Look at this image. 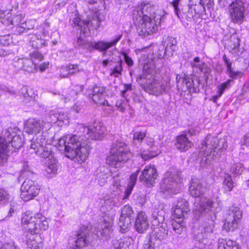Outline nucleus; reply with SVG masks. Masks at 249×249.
Segmentation results:
<instances>
[{"instance_id": "obj_1", "label": "nucleus", "mask_w": 249, "mask_h": 249, "mask_svg": "<svg viewBox=\"0 0 249 249\" xmlns=\"http://www.w3.org/2000/svg\"><path fill=\"white\" fill-rule=\"evenodd\" d=\"M75 129L77 134L61 138L58 141V147L60 151H64L68 158H76L83 162L92 148L89 139L102 140L105 137L106 128L101 123L95 122L88 126L78 124Z\"/></svg>"}, {"instance_id": "obj_2", "label": "nucleus", "mask_w": 249, "mask_h": 249, "mask_svg": "<svg viewBox=\"0 0 249 249\" xmlns=\"http://www.w3.org/2000/svg\"><path fill=\"white\" fill-rule=\"evenodd\" d=\"M195 209L200 213L204 222L195 234L194 239L202 244V249H213L212 244L215 239L214 220L215 209L218 203L211 198L202 196L195 202Z\"/></svg>"}, {"instance_id": "obj_3", "label": "nucleus", "mask_w": 249, "mask_h": 249, "mask_svg": "<svg viewBox=\"0 0 249 249\" xmlns=\"http://www.w3.org/2000/svg\"><path fill=\"white\" fill-rule=\"evenodd\" d=\"M227 148V144L224 140H219L217 138L208 136L200 148L199 155H205L201 160V166H205L212 163L213 160L219 156V153Z\"/></svg>"}, {"instance_id": "obj_4", "label": "nucleus", "mask_w": 249, "mask_h": 249, "mask_svg": "<svg viewBox=\"0 0 249 249\" xmlns=\"http://www.w3.org/2000/svg\"><path fill=\"white\" fill-rule=\"evenodd\" d=\"M155 70L148 64H144L142 73L138 76L137 82L147 92L159 96L165 89V86L155 79Z\"/></svg>"}, {"instance_id": "obj_5", "label": "nucleus", "mask_w": 249, "mask_h": 249, "mask_svg": "<svg viewBox=\"0 0 249 249\" xmlns=\"http://www.w3.org/2000/svg\"><path fill=\"white\" fill-rule=\"evenodd\" d=\"M21 225L30 234H38L49 228L46 218L40 213L27 211L22 214Z\"/></svg>"}, {"instance_id": "obj_6", "label": "nucleus", "mask_w": 249, "mask_h": 249, "mask_svg": "<svg viewBox=\"0 0 249 249\" xmlns=\"http://www.w3.org/2000/svg\"><path fill=\"white\" fill-rule=\"evenodd\" d=\"M137 11L133 12V19L137 28L138 34L144 37L151 35L156 33L161 21L164 18V15L156 14L154 18H148L145 17L142 18L139 16Z\"/></svg>"}, {"instance_id": "obj_7", "label": "nucleus", "mask_w": 249, "mask_h": 249, "mask_svg": "<svg viewBox=\"0 0 249 249\" xmlns=\"http://www.w3.org/2000/svg\"><path fill=\"white\" fill-rule=\"evenodd\" d=\"M110 155L107 156V163L115 168H120L132 156V154L124 142H116L110 149Z\"/></svg>"}, {"instance_id": "obj_8", "label": "nucleus", "mask_w": 249, "mask_h": 249, "mask_svg": "<svg viewBox=\"0 0 249 249\" xmlns=\"http://www.w3.org/2000/svg\"><path fill=\"white\" fill-rule=\"evenodd\" d=\"M181 178L177 171H167L160 184L159 193L163 197L178 193L181 187Z\"/></svg>"}, {"instance_id": "obj_9", "label": "nucleus", "mask_w": 249, "mask_h": 249, "mask_svg": "<svg viewBox=\"0 0 249 249\" xmlns=\"http://www.w3.org/2000/svg\"><path fill=\"white\" fill-rule=\"evenodd\" d=\"M101 19L97 13H95L85 20H81L76 15L70 19L72 25L77 26L81 33L85 36H89L91 30H97L100 25Z\"/></svg>"}, {"instance_id": "obj_10", "label": "nucleus", "mask_w": 249, "mask_h": 249, "mask_svg": "<svg viewBox=\"0 0 249 249\" xmlns=\"http://www.w3.org/2000/svg\"><path fill=\"white\" fill-rule=\"evenodd\" d=\"M35 153L41 158L49 159L48 165L45 169L46 176L48 178H52L57 173L58 168L57 162L53 157L51 145L46 143L38 148Z\"/></svg>"}, {"instance_id": "obj_11", "label": "nucleus", "mask_w": 249, "mask_h": 249, "mask_svg": "<svg viewBox=\"0 0 249 249\" xmlns=\"http://www.w3.org/2000/svg\"><path fill=\"white\" fill-rule=\"evenodd\" d=\"M229 18L231 22L241 24L245 18V7L242 0H234L228 7Z\"/></svg>"}, {"instance_id": "obj_12", "label": "nucleus", "mask_w": 249, "mask_h": 249, "mask_svg": "<svg viewBox=\"0 0 249 249\" xmlns=\"http://www.w3.org/2000/svg\"><path fill=\"white\" fill-rule=\"evenodd\" d=\"M20 190V198L25 201H28L39 194L40 186L36 181L26 178L23 182Z\"/></svg>"}, {"instance_id": "obj_13", "label": "nucleus", "mask_w": 249, "mask_h": 249, "mask_svg": "<svg viewBox=\"0 0 249 249\" xmlns=\"http://www.w3.org/2000/svg\"><path fill=\"white\" fill-rule=\"evenodd\" d=\"M10 135L9 132L3 131L0 134V166H4L7 162L8 158L13 153L7 137Z\"/></svg>"}, {"instance_id": "obj_14", "label": "nucleus", "mask_w": 249, "mask_h": 249, "mask_svg": "<svg viewBox=\"0 0 249 249\" xmlns=\"http://www.w3.org/2000/svg\"><path fill=\"white\" fill-rule=\"evenodd\" d=\"M241 211L238 207H232L228 211L226 222L224 228L227 231H233L237 228L238 225L242 218Z\"/></svg>"}, {"instance_id": "obj_15", "label": "nucleus", "mask_w": 249, "mask_h": 249, "mask_svg": "<svg viewBox=\"0 0 249 249\" xmlns=\"http://www.w3.org/2000/svg\"><path fill=\"white\" fill-rule=\"evenodd\" d=\"M123 35L120 34L116 36L111 41L106 42L103 40L98 42L87 40L85 44L84 49L91 51L95 49L100 52H105L107 49L116 45L122 37Z\"/></svg>"}, {"instance_id": "obj_16", "label": "nucleus", "mask_w": 249, "mask_h": 249, "mask_svg": "<svg viewBox=\"0 0 249 249\" xmlns=\"http://www.w3.org/2000/svg\"><path fill=\"white\" fill-rule=\"evenodd\" d=\"M134 216V213L130 206L125 205L123 207L118 222L123 232L130 226Z\"/></svg>"}, {"instance_id": "obj_17", "label": "nucleus", "mask_w": 249, "mask_h": 249, "mask_svg": "<svg viewBox=\"0 0 249 249\" xmlns=\"http://www.w3.org/2000/svg\"><path fill=\"white\" fill-rule=\"evenodd\" d=\"M199 5H187L181 9V12L180 15H178V18L181 21L186 20L188 21H195L199 17L200 14L202 12L200 10H197Z\"/></svg>"}, {"instance_id": "obj_18", "label": "nucleus", "mask_w": 249, "mask_h": 249, "mask_svg": "<svg viewBox=\"0 0 249 249\" xmlns=\"http://www.w3.org/2000/svg\"><path fill=\"white\" fill-rule=\"evenodd\" d=\"M177 86L179 90L186 92L190 94L197 92L199 91L198 87L194 86V81L189 77H183L177 75L176 77Z\"/></svg>"}, {"instance_id": "obj_19", "label": "nucleus", "mask_w": 249, "mask_h": 249, "mask_svg": "<svg viewBox=\"0 0 249 249\" xmlns=\"http://www.w3.org/2000/svg\"><path fill=\"white\" fill-rule=\"evenodd\" d=\"M89 230L87 227L82 228L76 234L77 239L74 242V245L70 247L69 249H85L90 243Z\"/></svg>"}, {"instance_id": "obj_20", "label": "nucleus", "mask_w": 249, "mask_h": 249, "mask_svg": "<svg viewBox=\"0 0 249 249\" xmlns=\"http://www.w3.org/2000/svg\"><path fill=\"white\" fill-rule=\"evenodd\" d=\"M158 176V174L155 166L149 165L145 167L139 178L141 181H143L147 186H150L155 183V180Z\"/></svg>"}, {"instance_id": "obj_21", "label": "nucleus", "mask_w": 249, "mask_h": 249, "mask_svg": "<svg viewBox=\"0 0 249 249\" xmlns=\"http://www.w3.org/2000/svg\"><path fill=\"white\" fill-rule=\"evenodd\" d=\"M106 89L105 87L95 85L92 89V93L89 94L95 103L101 106L110 107L111 105L105 99Z\"/></svg>"}, {"instance_id": "obj_22", "label": "nucleus", "mask_w": 249, "mask_h": 249, "mask_svg": "<svg viewBox=\"0 0 249 249\" xmlns=\"http://www.w3.org/2000/svg\"><path fill=\"white\" fill-rule=\"evenodd\" d=\"M48 124L44 121L35 118H30L25 123L24 129L28 133H38L43 130L46 124Z\"/></svg>"}, {"instance_id": "obj_23", "label": "nucleus", "mask_w": 249, "mask_h": 249, "mask_svg": "<svg viewBox=\"0 0 249 249\" xmlns=\"http://www.w3.org/2000/svg\"><path fill=\"white\" fill-rule=\"evenodd\" d=\"M4 131L9 132L10 135L7 137V139L11 147L13 148V152H16L23 145L24 140L22 136L18 134L11 128L5 129Z\"/></svg>"}, {"instance_id": "obj_24", "label": "nucleus", "mask_w": 249, "mask_h": 249, "mask_svg": "<svg viewBox=\"0 0 249 249\" xmlns=\"http://www.w3.org/2000/svg\"><path fill=\"white\" fill-rule=\"evenodd\" d=\"M188 202L184 198H179L173 209V215L177 219L185 217L189 211Z\"/></svg>"}, {"instance_id": "obj_25", "label": "nucleus", "mask_w": 249, "mask_h": 249, "mask_svg": "<svg viewBox=\"0 0 249 249\" xmlns=\"http://www.w3.org/2000/svg\"><path fill=\"white\" fill-rule=\"evenodd\" d=\"M112 224L107 220L103 219L95 227L94 232L98 237H108L111 232Z\"/></svg>"}, {"instance_id": "obj_26", "label": "nucleus", "mask_w": 249, "mask_h": 249, "mask_svg": "<svg viewBox=\"0 0 249 249\" xmlns=\"http://www.w3.org/2000/svg\"><path fill=\"white\" fill-rule=\"evenodd\" d=\"M133 11L138 12L139 16L142 17V18L146 17L149 18H154L153 17H155L156 14H159L158 12H155V7L148 3L142 4L141 6Z\"/></svg>"}, {"instance_id": "obj_27", "label": "nucleus", "mask_w": 249, "mask_h": 249, "mask_svg": "<svg viewBox=\"0 0 249 249\" xmlns=\"http://www.w3.org/2000/svg\"><path fill=\"white\" fill-rule=\"evenodd\" d=\"M147 216L144 212L138 213L135 223V228L139 233H143L149 227Z\"/></svg>"}, {"instance_id": "obj_28", "label": "nucleus", "mask_w": 249, "mask_h": 249, "mask_svg": "<svg viewBox=\"0 0 249 249\" xmlns=\"http://www.w3.org/2000/svg\"><path fill=\"white\" fill-rule=\"evenodd\" d=\"M205 190V187L199 179L196 178L192 179L189 187L191 196L194 197H198L204 194Z\"/></svg>"}, {"instance_id": "obj_29", "label": "nucleus", "mask_w": 249, "mask_h": 249, "mask_svg": "<svg viewBox=\"0 0 249 249\" xmlns=\"http://www.w3.org/2000/svg\"><path fill=\"white\" fill-rule=\"evenodd\" d=\"M44 133L38 134L33 137L30 141V150L31 153H35L38 148L47 143L46 136Z\"/></svg>"}, {"instance_id": "obj_30", "label": "nucleus", "mask_w": 249, "mask_h": 249, "mask_svg": "<svg viewBox=\"0 0 249 249\" xmlns=\"http://www.w3.org/2000/svg\"><path fill=\"white\" fill-rule=\"evenodd\" d=\"M193 143L188 140L186 134H182L177 137L176 147L181 152L189 150Z\"/></svg>"}, {"instance_id": "obj_31", "label": "nucleus", "mask_w": 249, "mask_h": 249, "mask_svg": "<svg viewBox=\"0 0 249 249\" xmlns=\"http://www.w3.org/2000/svg\"><path fill=\"white\" fill-rule=\"evenodd\" d=\"M96 176L98 178L100 186H104L107 181V178L110 176H113L110 170L105 166H100L96 170Z\"/></svg>"}, {"instance_id": "obj_32", "label": "nucleus", "mask_w": 249, "mask_h": 249, "mask_svg": "<svg viewBox=\"0 0 249 249\" xmlns=\"http://www.w3.org/2000/svg\"><path fill=\"white\" fill-rule=\"evenodd\" d=\"M168 227L167 224L157 226L155 228L152 233V236L160 241L166 239L168 235Z\"/></svg>"}, {"instance_id": "obj_33", "label": "nucleus", "mask_w": 249, "mask_h": 249, "mask_svg": "<svg viewBox=\"0 0 249 249\" xmlns=\"http://www.w3.org/2000/svg\"><path fill=\"white\" fill-rule=\"evenodd\" d=\"M165 212L161 209H155L152 214V224L154 226H159L164 222Z\"/></svg>"}, {"instance_id": "obj_34", "label": "nucleus", "mask_w": 249, "mask_h": 249, "mask_svg": "<svg viewBox=\"0 0 249 249\" xmlns=\"http://www.w3.org/2000/svg\"><path fill=\"white\" fill-rule=\"evenodd\" d=\"M39 239V236L37 234L28 235L26 240L28 249H43V244L37 241Z\"/></svg>"}, {"instance_id": "obj_35", "label": "nucleus", "mask_w": 249, "mask_h": 249, "mask_svg": "<svg viewBox=\"0 0 249 249\" xmlns=\"http://www.w3.org/2000/svg\"><path fill=\"white\" fill-rule=\"evenodd\" d=\"M131 238L124 237L119 240H113L112 244L114 249H131Z\"/></svg>"}, {"instance_id": "obj_36", "label": "nucleus", "mask_w": 249, "mask_h": 249, "mask_svg": "<svg viewBox=\"0 0 249 249\" xmlns=\"http://www.w3.org/2000/svg\"><path fill=\"white\" fill-rule=\"evenodd\" d=\"M80 71L77 65L70 64L60 69V76L62 77H68L70 75L75 74Z\"/></svg>"}, {"instance_id": "obj_37", "label": "nucleus", "mask_w": 249, "mask_h": 249, "mask_svg": "<svg viewBox=\"0 0 249 249\" xmlns=\"http://www.w3.org/2000/svg\"><path fill=\"white\" fill-rule=\"evenodd\" d=\"M30 44L34 49H38L42 46H47V43L45 40L39 38L36 36H34L31 38Z\"/></svg>"}, {"instance_id": "obj_38", "label": "nucleus", "mask_w": 249, "mask_h": 249, "mask_svg": "<svg viewBox=\"0 0 249 249\" xmlns=\"http://www.w3.org/2000/svg\"><path fill=\"white\" fill-rule=\"evenodd\" d=\"M172 228L173 230L178 234H180L185 228V223L183 220L174 221L172 222Z\"/></svg>"}, {"instance_id": "obj_39", "label": "nucleus", "mask_w": 249, "mask_h": 249, "mask_svg": "<svg viewBox=\"0 0 249 249\" xmlns=\"http://www.w3.org/2000/svg\"><path fill=\"white\" fill-rule=\"evenodd\" d=\"M21 98L23 102L26 104L32 103L34 102V97L32 95H30L28 92L27 89L25 87L21 90Z\"/></svg>"}, {"instance_id": "obj_40", "label": "nucleus", "mask_w": 249, "mask_h": 249, "mask_svg": "<svg viewBox=\"0 0 249 249\" xmlns=\"http://www.w3.org/2000/svg\"><path fill=\"white\" fill-rule=\"evenodd\" d=\"M234 187L233 182L231 177L229 174L226 175L224 177L223 181V187L225 192H230L232 190Z\"/></svg>"}, {"instance_id": "obj_41", "label": "nucleus", "mask_w": 249, "mask_h": 249, "mask_svg": "<svg viewBox=\"0 0 249 249\" xmlns=\"http://www.w3.org/2000/svg\"><path fill=\"white\" fill-rule=\"evenodd\" d=\"M191 66L193 69L198 68L200 72H202L206 75L210 71V69L204 62H201V64H196L195 63H191Z\"/></svg>"}, {"instance_id": "obj_42", "label": "nucleus", "mask_w": 249, "mask_h": 249, "mask_svg": "<svg viewBox=\"0 0 249 249\" xmlns=\"http://www.w3.org/2000/svg\"><path fill=\"white\" fill-rule=\"evenodd\" d=\"M233 82V80L228 79L226 82L222 83L221 84L218 86V91L217 92L220 95H222L225 90L229 89L231 85V83Z\"/></svg>"}, {"instance_id": "obj_43", "label": "nucleus", "mask_w": 249, "mask_h": 249, "mask_svg": "<svg viewBox=\"0 0 249 249\" xmlns=\"http://www.w3.org/2000/svg\"><path fill=\"white\" fill-rule=\"evenodd\" d=\"M35 66L32 60L29 59H24L23 70L29 72L34 71Z\"/></svg>"}, {"instance_id": "obj_44", "label": "nucleus", "mask_w": 249, "mask_h": 249, "mask_svg": "<svg viewBox=\"0 0 249 249\" xmlns=\"http://www.w3.org/2000/svg\"><path fill=\"white\" fill-rule=\"evenodd\" d=\"M141 158L144 160H148L155 157L158 155L156 152L152 150H142L139 154Z\"/></svg>"}, {"instance_id": "obj_45", "label": "nucleus", "mask_w": 249, "mask_h": 249, "mask_svg": "<svg viewBox=\"0 0 249 249\" xmlns=\"http://www.w3.org/2000/svg\"><path fill=\"white\" fill-rule=\"evenodd\" d=\"M122 61L120 60L118 62V64L113 68V69L112 70L110 75L115 77H118L119 75L122 74Z\"/></svg>"}, {"instance_id": "obj_46", "label": "nucleus", "mask_w": 249, "mask_h": 249, "mask_svg": "<svg viewBox=\"0 0 249 249\" xmlns=\"http://www.w3.org/2000/svg\"><path fill=\"white\" fill-rule=\"evenodd\" d=\"M243 170V164L237 163L232 165L231 167V172L234 176L240 174Z\"/></svg>"}, {"instance_id": "obj_47", "label": "nucleus", "mask_w": 249, "mask_h": 249, "mask_svg": "<svg viewBox=\"0 0 249 249\" xmlns=\"http://www.w3.org/2000/svg\"><path fill=\"white\" fill-rule=\"evenodd\" d=\"M146 134L142 132H136L133 135L134 143L136 144H140L143 139L145 137Z\"/></svg>"}, {"instance_id": "obj_48", "label": "nucleus", "mask_w": 249, "mask_h": 249, "mask_svg": "<svg viewBox=\"0 0 249 249\" xmlns=\"http://www.w3.org/2000/svg\"><path fill=\"white\" fill-rule=\"evenodd\" d=\"M9 199V195L8 192L2 189H0V204H4L8 202Z\"/></svg>"}, {"instance_id": "obj_49", "label": "nucleus", "mask_w": 249, "mask_h": 249, "mask_svg": "<svg viewBox=\"0 0 249 249\" xmlns=\"http://www.w3.org/2000/svg\"><path fill=\"white\" fill-rule=\"evenodd\" d=\"M122 180L120 173H117L112 177V185L118 188L120 186H122Z\"/></svg>"}, {"instance_id": "obj_50", "label": "nucleus", "mask_w": 249, "mask_h": 249, "mask_svg": "<svg viewBox=\"0 0 249 249\" xmlns=\"http://www.w3.org/2000/svg\"><path fill=\"white\" fill-rule=\"evenodd\" d=\"M227 73L229 76L232 79H236L242 76V73L241 71H235L231 68V66L227 68Z\"/></svg>"}, {"instance_id": "obj_51", "label": "nucleus", "mask_w": 249, "mask_h": 249, "mask_svg": "<svg viewBox=\"0 0 249 249\" xmlns=\"http://www.w3.org/2000/svg\"><path fill=\"white\" fill-rule=\"evenodd\" d=\"M30 21H23L21 24L16 26V29L15 30V33L17 35H20L22 33L26 32V24L29 23Z\"/></svg>"}, {"instance_id": "obj_52", "label": "nucleus", "mask_w": 249, "mask_h": 249, "mask_svg": "<svg viewBox=\"0 0 249 249\" xmlns=\"http://www.w3.org/2000/svg\"><path fill=\"white\" fill-rule=\"evenodd\" d=\"M25 21L22 18V15L18 14L14 16L11 20V23L12 25L18 26L21 24L22 22Z\"/></svg>"}, {"instance_id": "obj_53", "label": "nucleus", "mask_w": 249, "mask_h": 249, "mask_svg": "<svg viewBox=\"0 0 249 249\" xmlns=\"http://www.w3.org/2000/svg\"><path fill=\"white\" fill-rule=\"evenodd\" d=\"M170 3L174 8L175 14L178 17V15H180V12H181V10H180V8L179 7L180 0H173Z\"/></svg>"}, {"instance_id": "obj_54", "label": "nucleus", "mask_w": 249, "mask_h": 249, "mask_svg": "<svg viewBox=\"0 0 249 249\" xmlns=\"http://www.w3.org/2000/svg\"><path fill=\"white\" fill-rule=\"evenodd\" d=\"M143 249H155L154 244L150 237L144 241L143 244Z\"/></svg>"}, {"instance_id": "obj_55", "label": "nucleus", "mask_w": 249, "mask_h": 249, "mask_svg": "<svg viewBox=\"0 0 249 249\" xmlns=\"http://www.w3.org/2000/svg\"><path fill=\"white\" fill-rule=\"evenodd\" d=\"M85 3L88 5H98L102 4L103 6L105 5V0H83Z\"/></svg>"}, {"instance_id": "obj_56", "label": "nucleus", "mask_w": 249, "mask_h": 249, "mask_svg": "<svg viewBox=\"0 0 249 249\" xmlns=\"http://www.w3.org/2000/svg\"><path fill=\"white\" fill-rule=\"evenodd\" d=\"M24 59L18 58L13 62V66L18 70L23 69Z\"/></svg>"}, {"instance_id": "obj_57", "label": "nucleus", "mask_w": 249, "mask_h": 249, "mask_svg": "<svg viewBox=\"0 0 249 249\" xmlns=\"http://www.w3.org/2000/svg\"><path fill=\"white\" fill-rule=\"evenodd\" d=\"M125 102L122 99L117 100L116 103V106L119 108L120 111L123 112L125 110Z\"/></svg>"}, {"instance_id": "obj_58", "label": "nucleus", "mask_w": 249, "mask_h": 249, "mask_svg": "<svg viewBox=\"0 0 249 249\" xmlns=\"http://www.w3.org/2000/svg\"><path fill=\"white\" fill-rule=\"evenodd\" d=\"M139 173L140 170H137L136 172H135L131 175V176L130 177V181L128 184L135 186L137 180V177Z\"/></svg>"}, {"instance_id": "obj_59", "label": "nucleus", "mask_w": 249, "mask_h": 249, "mask_svg": "<svg viewBox=\"0 0 249 249\" xmlns=\"http://www.w3.org/2000/svg\"><path fill=\"white\" fill-rule=\"evenodd\" d=\"M58 113H51L48 116V121L50 123L55 124L58 122L59 118H58Z\"/></svg>"}, {"instance_id": "obj_60", "label": "nucleus", "mask_w": 249, "mask_h": 249, "mask_svg": "<svg viewBox=\"0 0 249 249\" xmlns=\"http://www.w3.org/2000/svg\"><path fill=\"white\" fill-rule=\"evenodd\" d=\"M31 58L38 60L39 61L42 60L44 59L43 55L38 52H34L31 54Z\"/></svg>"}, {"instance_id": "obj_61", "label": "nucleus", "mask_w": 249, "mask_h": 249, "mask_svg": "<svg viewBox=\"0 0 249 249\" xmlns=\"http://www.w3.org/2000/svg\"><path fill=\"white\" fill-rule=\"evenodd\" d=\"M0 249H19L14 243H7L2 245Z\"/></svg>"}, {"instance_id": "obj_62", "label": "nucleus", "mask_w": 249, "mask_h": 249, "mask_svg": "<svg viewBox=\"0 0 249 249\" xmlns=\"http://www.w3.org/2000/svg\"><path fill=\"white\" fill-rule=\"evenodd\" d=\"M124 89L121 92V95L123 96H124V95L125 93L128 91H131L132 90V84H125L124 85Z\"/></svg>"}, {"instance_id": "obj_63", "label": "nucleus", "mask_w": 249, "mask_h": 249, "mask_svg": "<svg viewBox=\"0 0 249 249\" xmlns=\"http://www.w3.org/2000/svg\"><path fill=\"white\" fill-rule=\"evenodd\" d=\"M22 171L23 173L30 172L33 173L32 167L29 165L27 162H24L23 163V169Z\"/></svg>"}, {"instance_id": "obj_64", "label": "nucleus", "mask_w": 249, "mask_h": 249, "mask_svg": "<svg viewBox=\"0 0 249 249\" xmlns=\"http://www.w3.org/2000/svg\"><path fill=\"white\" fill-rule=\"evenodd\" d=\"M134 186L131 184H128L127 188L125 191V196L123 198H127L128 196L131 194L132 190Z\"/></svg>"}]
</instances>
